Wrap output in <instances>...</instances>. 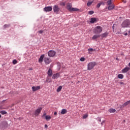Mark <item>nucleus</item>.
I'll use <instances>...</instances> for the list:
<instances>
[{"instance_id": "c756f323", "label": "nucleus", "mask_w": 130, "mask_h": 130, "mask_svg": "<svg viewBox=\"0 0 130 130\" xmlns=\"http://www.w3.org/2000/svg\"><path fill=\"white\" fill-rule=\"evenodd\" d=\"M88 114H85L84 115H83V119H86V118H87V117H88Z\"/></svg>"}, {"instance_id": "4be33fe9", "label": "nucleus", "mask_w": 130, "mask_h": 130, "mask_svg": "<svg viewBox=\"0 0 130 130\" xmlns=\"http://www.w3.org/2000/svg\"><path fill=\"white\" fill-rule=\"evenodd\" d=\"M109 111L110 113H114V112H115V111H116V110L114 109H110L109 110Z\"/></svg>"}, {"instance_id": "c85d7f7f", "label": "nucleus", "mask_w": 130, "mask_h": 130, "mask_svg": "<svg viewBox=\"0 0 130 130\" xmlns=\"http://www.w3.org/2000/svg\"><path fill=\"white\" fill-rule=\"evenodd\" d=\"M118 79H123V75L122 74H119L118 75Z\"/></svg>"}, {"instance_id": "cd10ccee", "label": "nucleus", "mask_w": 130, "mask_h": 130, "mask_svg": "<svg viewBox=\"0 0 130 130\" xmlns=\"http://www.w3.org/2000/svg\"><path fill=\"white\" fill-rule=\"evenodd\" d=\"M92 4H93V1H91V2L88 1L87 4V7H90V6H91V5H92Z\"/></svg>"}, {"instance_id": "aec40b11", "label": "nucleus", "mask_w": 130, "mask_h": 130, "mask_svg": "<svg viewBox=\"0 0 130 130\" xmlns=\"http://www.w3.org/2000/svg\"><path fill=\"white\" fill-rule=\"evenodd\" d=\"M67 112H68V111H67V109H62V110L61 111V114H66V113H67Z\"/></svg>"}, {"instance_id": "a19ab883", "label": "nucleus", "mask_w": 130, "mask_h": 130, "mask_svg": "<svg viewBox=\"0 0 130 130\" xmlns=\"http://www.w3.org/2000/svg\"><path fill=\"white\" fill-rule=\"evenodd\" d=\"M99 121H100V122H101V118H99Z\"/></svg>"}, {"instance_id": "dca6fc26", "label": "nucleus", "mask_w": 130, "mask_h": 130, "mask_svg": "<svg viewBox=\"0 0 130 130\" xmlns=\"http://www.w3.org/2000/svg\"><path fill=\"white\" fill-rule=\"evenodd\" d=\"M108 35V32H106L101 35L102 38H105L106 37H107Z\"/></svg>"}, {"instance_id": "7ed1b4c3", "label": "nucleus", "mask_w": 130, "mask_h": 130, "mask_svg": "<svg viewBox=\"0 0 130 130\" xmlns=\"http://www.w3.org/2000/svg\"><path fill=\"white\" fill-rule=\"evenodd\" d=\"M101 32H102V27L100 26L95 27L93 30V33L94 34H100Z\"/></svg>"}, {"instance_id": "f03ea898", "label": "nucleus", "mask_w": 130, "mask_h": 130, "mask_svg": "<svg viewBox=\"0 0 130 130\" xmlns=\"http://www.w3.org/2000/svg\"><path fill=\"white\" fill-rule=\"evenodd\" d=\"M95 66H96V62L92 61V62H89L87 64L88 71H91V70H93V69H94V68L95 67Z\"/></svg>"}, {"instance_id": "09e8293b", "label": "nucleus", "mask_w": 130, "mask_h": 130, "mask_svg": "<svg viewBox=\"0 0 130 130\" xmlns=\"http://www.w3.org/2000/svg\"><path fill=\"white\" fill-rule=\"evenodd\" d=\"M114 29V25L113 26V30Z\"/></svg>"}, {"instance_id": "72a5a7b5", "label": "nucleus", "mask_w": 130, "mask_h": 130, "mask_svg": "<svg viewBox=\"0 0 130 130\" xmlns=\"http://www.w3.org/2000/svg\"><path fill=\"white\" fill-rule=\"evenodd\" d=\"M85 58L84 57H82L80 58V61H85Z\"/></svg>"}, {"instance_id": "0eeeda50", "label": "nucleus", "mask_w": 130, "mask_h": 130, "mask_svg": "<svg viewBox=\"0 0 130 130\" xmlns=\"http://www.w3.org/2000/svg\"><path fill=\"white\" fill-rule=\"evenodd\" d=\"M44 12H51L52 11V6H48L44 8Z\"/></svg>"}, {"instance_id": "58836bf2", "label": "nucleus", "mask_w": 130, "mask_h": 130, "mask_svg": "<svg viewBox=\"0 0 130 130\" xmlns=\"http://www.w3.org/2000/svg\"><path fill=\"white\" fill-rule=\"evenodd\" d=\"M44 31L43 30H39V33H40V34H42V33H43Z\"/></svg>"}, {"instance_id": "603ef678", "label": "nucleus", "mask_w": 130, "mask_h": 130, "mask_svg": "<svg viewBox=\"0 0 130 130\" xmlns=\"http://www.w3.org/2000/svg\"><path fill=\"white\" fill-rule=\"evenodd\" d=\"M5 101H6V100H3V102H5Z\"/></svg>"}, {"instance_id": "de8ad7c7", "label": "nucleus", "mask_w": 130, "mask_h": 130, "mask_svg": "<svg viewBox=\"0 0 130 130\" xmlns=\"http://www.w3.org/2000/svg\"><path fill=\"white\" fill-rule=\"evenodd\" d=\"M116 60H119L118 58H116Z\"/></svg>"}, {"instance_id": "3c124183", "label": "nucleus", "mask_w": 130, "mask_h": 130, "mask_svg": "<svg viewBox=\"0 0 130 130\" xmlns=\"http://www.w3.org/2000/svg\"><path fill=\"white\" fill-rule=\"evenodd\" d=\"M123 82H120V84H123Z\"/></svg>"}, {"instance_id": "49530a36", "label": "nucleus", "mask_w": 130, "mask_h": 130, "mask_svg": "<svg viewBox=\"0 0 130 130\" xmlns=\"http://www.w3.org/2000/svg\"><path fill=\"white\" fill-rule=\"evenodd\" d=\"M32 70H33V69L30 68L29 71H32Z\"/></svg>"}, {"instance_id": "b1692460", "label": "nucleus", "mask_w": 130, "mask_h": 130, "mask_svg": "<svg viewBox=\"0 0 130 130\" xmlns=\"http://www.w3.org/2000/svg\"><path fill=\"white\" fill-rule=\"evenodd\" d=\"M107 4L108 6H110L112 4V1L111 0H109L107 2Z\"/></svg>"}, {"instance_id": "a18cd8bd", "label": "nucleus", "mask_w": 130, "mask_h": 130, "mask_svg": "<svg viewBox=\"0 0 130 130\" xmlns=\"http://www.w3.org/2000/svg\"><path fill=\"white\" fill-rule=\"evenodd\" d=\"M45 115H46V114L44 113V114H43V116H45Z\"/></svg>"}, {"instance_id": "5701e85b", "label": "nucleus", "mask_w": 130, "mask_h": 130, "mask_svg": "<svg viewBox=\"0 0 130 130\" xmlns=\"http://www.w3.org/2000/svg\"><path fill=\"white\" fill-rule=\"evenodd\" d=\"M61 89H62V86H60L57 89L56 91L57 92H60V91H61Z\"/></svg>"}, {"instance_id": "8fccbe9b", "label": "nucleus", "mask_w": 130, "mask_h": 130, "mask_svg": "<svg viewBox=\"0 0 130 130\" xmlns=\"http://www.w3.org/2000/svg\"><path fill=\"white\" fill-rule=\"evenodd\" d=\"M2 118V115L0 114V118Z\"/></svg>"}, {"instance_id": "ea45409f", "label": "nucleus", "mask_w": 130, "mask_h": 130, "mask_svg": "<svg viewBox=\"0 0 130 130\" xmlns=\"http://www.w3.org/2000/svg\"><path fill=\"white\" fill-rule=\"evenodd\" d=\"M47 127H48V125H47V124H45V128H47Z\"/></svg>"}, {"instance_id": "2f4dec72", "label": "nucleus", "mask_w": 130, "mask_h": 130, "mask_svg": "<svg viewBox=\"0 0 130 130\" xmlns=\"http://www.w3.org/2000/svg\"><path fill=\"white\" fill-rule=\"evenodd\" d=\"M17 62L18 61H17L16 59L13 60L12 61L13 64H17Z\"/></svg>"}, {"instance_id": "f257e3e1", "label": "nucleus", "mask_w": 130, "mask_h": 130, "mask_svg": "<svg viewBox=\"0 0 130 130\" xmlns=\"http://www.w3.org/2000/svg\"><path fill=\"white\" fill-rule=\"evenodd\" d=\"M121 26L122 28H129L130 27V20L128 19H126L125 21H124L122 24Z\"/></svg>"}, {"instance_id": "864d4df0", "label": "nucleus", "mask_w": 130, "mask_h": 130, "mask_svg": "<svg viewBox=\"0 0 130 130\" xmlns=\"http://www.w3.org/2000/svg\"><path fill=\"white\" fill-rule=\"evenodd\" d=\"M128 33H129V34L130 33V30L128 31Z\"/></svg>"}, {"instance_id": "393cba45", "label": "nucleus", "mask_w": 130, "mask_h": 130, "mask_svg": "<svg viewBox=\"0 0 130 130\" xmlns=\"http://www.w3.org/2000/svg\"><path fill=\"white\" fill-rule=\"evenodd\" d=\"M11 26V24H5L4 25V29H6L7 28H9Z\"/></svg>"}, {"instance_id": "bb28decb", "label": "nucleus", "mask_w": 130, "mask_h": 130, "mask_svg": "<svg viewBox=\"0 0 130 130\" xmlns=\"http://www.w3.org/2000/svg\"><path fill=\"white\" fill-rule=\"evenodd\" d=\"M0 113H1V114H2L3 115H5V114H7V111L3 110V111H0Z\"/></svg>"}, {"instance_id": "a211bd4d", "label": "nucleus", "mask_w": 130, "mask_h": 130, "mask_svg": "<svg viewBox=\"0 0 130 130\" xmlns=\"http://www.w3.org/2000/svg\"><path fill=\"white\" fill-rule=\"evenodd\" d=\"M130 104V100L128 101H127L126 102H125V103H124L122 106L123 107H125V106H127V105H128Z\"/></svg>"}, {"instance_id": "37998d69", "label": "nucleus", "mask_w": 130, "mask_h": 130, "mask_svg": "<svg viewBox=\"0 0 130 130\" xmlns=\"http://www.w3.org/2000/svg\"><path fill=\"white\" fill-rule=\"evenodd\" d=\"M124 35H125V36H127V32L124 34Z\"/></svg>"}, {"instance_id": "20e7f679", "label": "nucleus", "mask_w": 130, "mask_h": 130, "mask_svg": "<svg viewBox=\"0 0 130 130\" xmlns=\"http://www.w3.org/2000/svg\"><path fill=\"white\" fill-rule=\"evenodd\" d=\"M53 11L54 13H55V14H58V12L60 11V8L58 7V6L54 5L53 8Z\"/></svg>"}, {"instance_id": "6e6552de", "label": "nucleus", "mask_w": 130, "mask_h": 130, "mask_svg": "<svg viewBox=\"0 0 130 130\" xmlns=\"http://www.w3.org/2000/svg\"><path fill=\"white\" fill-rule=\"evenodd\" d=\"M51 61H52V60H51L50 58L47 57L44 58V62H45L46 64H49Z\"/></svg>"}, {"instance_id": "473e14b6", "label": "nucleus", "mask_w": 130, "mask_h": 130, "mask_svg": "<svg viewBox=\"0 0 130 130\" xmlns=\"http://www.w3.org/2000/svg\"><path fill=\"white\" fill-rule=\"evenodd\" d=\"M93 14H94V11H90L88 12L89 15H93Z\"/></svg>"}, {"instance_id": "423d86ee", "label": "nucleus", "mask_w": 130, "mask_h": 130, "mask_svg": "<svg viewBox=\"0 0 130 130\" xmlns=\"http://www.w3.org/2000/svg\"><path fill=\"white\" fill-rule=\"evenodd\" d=\"M42 110V107H40L38 109H37L35 112V115L36 116H38L39 114H40V112H41Z\"/></svg>"}, {"instance_id": "9d476101", "label": "nucleus", "mask_w": 130, "mask_h": 130, "mask_svg": "<svg viewBox=\"0 0 130 130\" xmlns=\"http://www.w3.org/2000/svg\"><path fill=\"white\" fill-rule=\"evenodd\" d=\"M31 89H32L33 92H35L36 91H38V90H40V86H32L31 87Z\"/></svg>"}, {"instance_id": "e433bc0d", "label": "nucleus", "mask_w": 130, "mask_h": 130, "mask_svg": "<svg viewBox=\"0 0 130 130\" xmlns=\"http://www.w3.org/2000/svg\"><path fill=\"white\" fill-rule=\"evenodd\" d=\"M100 4H101V5H103V6H104V5H105V4L104 3V2H101L100 3Z\"/></svg>"}, {"instance_id": "2eb2a0df", "label": "nucleus", "mask_w": 130, "mask_h": 130, "mask_svg": "<svg viewBox=\"0 0 130 130\" xmlns=\"http://www.w3.org/2000/svg\"><path fill=\"white\" fill-rule=\"evenodd\" d=\"M47 74L49 77H52V70H51V69H49V70L47 72Z\"/></svg>"}, {"instance_id": "79ce46f5", "label": "nucleus", "mask_w": 130, "mask_h": 130, "mask_svg": "<svg viewBox=\"0 0 130 130\" xmlns=\"http://www.w3.org/2000/svg\"><path fill=\"white\" fill-rule=\"evenodd\" d=\"M57 114V113L56 112H55L54 113V115H56Z\"/></svg>"}, {"instance_id": "f704fd0d", "label": "nucleus", "mask_w": 130, "mask_h": 130, "mask_svg": "<svg viewBox=\"0 0 130 130\" xmlns=\"http://www.w3.org/2000/svg\"><path fill=\"white\" fill-rule=\"evenodd\" d=\"M88 51L89 52H92V51H94V50L92 48H89V49H88Z\"/></svg>"}, {"instance_id": "a878e982", "label": "nucleus", "mask_w": 130, "mask_h": 130, "mask_svg": "<svg viewBox=\"0 0 130 130\" xmlns=\"http://www.w3.org/2000/svg\"><path fill=\"white\" fill-rule=\"evenodd\" d=\"M46 120H49L51 119V117L49 115H47L45 116Z\"/></svg>"}, {"instance_id": "f3484780", "label": "nucleus", "mask_w": 130, "mask_h": 130, "mask_svg": "<svg viewBox=\"0 0 130 130\" xmlns=\"http://www.w3.org/2000/svg\"><path fill=\"white\" fill-rule=\"evenodd\" d=\"M99 37H100V35H95L92 37V40H95V39H97V38H99Z\"/></svg>"}, {"instance_id": "7c9ffc66", "label": "nucleus", "mask_w": 130, "mask_h": 130, "mask_svg": "<svg viewBox=\"0 0 130 130\" xmlns=\"http://www.w3.org/2000/svg\"><path fill=\"white\" fill-rule=\"evenodd\" d=\"M59 5L60 6H63V7H64V6H66V2H60Z\"/></svg>"}, {"instance_id": "412c9836", "label": "nucleus", "mask_w": 130, "mask_h": 130, "mask_svg": "<svg viewBox=\"0 0 130 130\" xmlns=\"http://www.w3.org/2000/svg\"><path fill=\"white\" fill-rule=\"evenodd\" d=\"M90 22L92 24L95 23V22H96V18H91Z\"/></svg>"}, {"instance_id": "4468645a", "label": "nucleus", "mask_w": 130, "mask_h": 130, "mask_svg": "<svg viewBox=\"0 0 130 130\" xmlns=\"http://www.w3.org/2000/svg\"><path fill=\"white\" fill-rule=\"evenodd\" d=\"M115 8V6L114 5L112 4L108 7V10L109 11H111V10H113Z\"/></svg>"}, {"instance_id": "c03bdc74", "label": "nucleus", "mask_w": 130, "mask_h": 130, "mask_svg": "<svg viewBox=\"0 0 130 130\" xmlns=\"http://www.w3.org/2000/svg\"><path fill=\"white\" fill-rule=\"evenodd\" d=\"M104 122H105V121H103L102 122V123H101V124H103V123H104Z\"/></svg>"}, {"instance_id": "ddd939ff", "label": "nucleus", "mask_w": 130, "mask_h": 130, "mask_svg": "<svg viewBox=\"0 0 130 130\" xmlns=\"http://www.w3.org/2000/svg\"><path fill=\"white\" fill-rule=\"evenodd\" d=\"M44 58V54L41 55L39 59V62L40 63L42 62V61H43Z\"/></svg>"}, {"instance_id": "c9c22d12", "label": "nucleus", "mask_w": 130, "mask_h": 130, "mask_svg": "<svg viewBox=\"0 0 130 130\" xmlns=\"http://www.w3.org/2000/svg\"><path fill=\"white\" fill-rule=\"evenodd\" d=\"M101 6V5L100 4V3H98L96 5V8L97 9H99V8H100V6Z\"/></svg>"}, {"instance_id": "9b49d317", "label": "nucleus", "mask_w": 130, "mask_h": 130, "mask_svg": "<svg viewBox=\"0 0 130 130\" xmlns=\"http://www.w3.org/2000/svg\"><path fill=\"white\" fill-rule=\"evenodd\" d=\"M129 70H130L129 67H125V68L122 70V73L124 74L125 73H127V72H128V71Z\"/></svg>"}, {"instance_id": "39448f33", "label": "nucleus", "mask_w": 130, "mask_h": 130, "mask_svg": "<svg viewBox=\"0 0 130 130\" xmlns=\"http://www.w3.org/2000/svg\"><path fill=\"white\" fill-rule=\"evenodd\" d=\"M55 54H56V52L53 50H50L48 52V55L50 57H53Z\"/></svg>"}, {"instance_id": "f8f14e48", "label": "nucleus", "mask_w": 130, "mask_h": 130, "mask_svg": "<svg viewBox=\"0 0 130 130\" xmlns=\"http://www.w3.org/2000/svg\"><path fill=\"white\" fill-rule=\"evenodd\" d=\"M67 9H68L69 11H70L72 10V4L68 3L67 5Z\"/></svg>"}, {"instance_id": "6ab92c4d", "label": "nucleus", "mask_w": 130, "mask_h": 130, "mask_svg": "<svg viewBox=\"0 0 130 130\" xmlns=\"http://www.w3.org/2000/svg\"><path fill=\"white\" fill-rule=\"evenodd\" d=\"M79 11V9L77 8H71V10H70V12H78Z\"/></svg>"}, {"instance_id": "4c0bfd02", "label": "nucleus", "mask_w": 130, "mask_h": 130, "mask_svg": "<svg viewBox=\"0 0 130 130\" xmlns=\"http://www.w3.org/2000/svg\"><path fill=\"white\" fill-rule=\"evenodd\" d=\"M48 80H49V79L48 78H47L45 82H47V83H50L51 82V81H49Z\"/></svg>"}, {"instance_id": "1a4fd4ad", "label": "nucleus", "mask_w": 130, "mask_h": 130, "mask_svg": "<svg viewBox=\"0 0 130 130\" xmlns=\"http://www.w3.org/2000/svg\"><path fill=\"white\" fill-rule=\"evenodd\" d=\"M60 76V74L59 73L54 74L52 76V79H58V78H59Z\"/></svg>"}]
</instances>
